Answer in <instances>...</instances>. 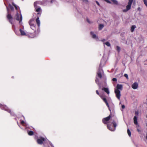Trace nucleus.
Instances as JSON below:
<instances>
[{"label": "nucleus", "mask_w": 147, "mask_h": 147, "mask_svg": "<svg viewBox=\"0 0 147 147\" xmlns=\"http://www.w3.org/2000/svg\"><path fill=\"white\" fill-rule=\"evenodd\" d=\"M105 64V61L103 58H102L101 60L100 63V64L99 68L98 69L97 75L96 76V78L95 79V82L100 87V84L99 83V80L98 78H99L100 79L102 77V73L103 72L102 69V67L104 66Z\"/></svg>", "instance_id": "nucleus-1"}, {"label": "nucleus", "mask_w": 147, "mask_h": 147, "mask_svg": "<svg viewBox=\"0 0 147 147\" xmlns=\"http://www.w3.org/2000/svg\"><path fill=\"white\" fill-rule=\"evenodd\" d=\"M36 142L39 144H43L44 146L46 147H54L47 138L42 137H38L36 139Z\"/></svg>", "instance_id": "nucleus-2"}, {"label": "nucleus", "mask_w": 147, "mask_h": 147, "mask_svg": "<svg viewBox=\"0 0 147 147\" xmlns=\"http://www.w3.org/2000/svg\"><path fill=\"white\" fill-rule=\"evenodd\" d=\"M29 23L31 28L34 31L35 34L36 36L39 33L37 32V26L34 23L33 20H30L29 22Z\"/></svg>", "instance_id": "nucleus-3"}, {"label": "nucleus", "mask_w": 147, "mask_h": 147, "mask_svg": "<svg viewBox=\"0 0 147 147\" xmlns=\"http://www.w3.org/2000/svg\"><path fill=\"white\" fill-rule=\"evenodd\" d=\"M0 108L2 110L9 112L11 115L13 116L15 115L14 113L13 112H11L6 105H3L0 104Z\"/></svg>", "instance_id": "nucleus-4"}, {"label": "nucleus", "mask_w": 147, "mask_h": 147, "mask_svg": "<svg viewBox=\"0 0 147 147\" xmlns=\"http://www.w3.org/2000/svg\"><path fill=\"white\" fill-rule=\"evenodd\" d=\"M24 27H23V29H20L19 30V31L20 32V35L21 36H28L29 37L31 38H33L36 36V35H32V34H30V36L29 35L27 34L26 33V32L24 31Z\"/></svg>", "instance_id": "nucleus-5"}, {"label": "nucleus", "mask_w": 147, "mask_h": 147, "mask_svg": "<svg viewBox=\"0 0 147 147\" xmlns=\"http://www.w3.org/2000/svg\"><path fill=\"white\" fill-rule=\"evenodd\" d=\"M16 19L17 20L19 21V23L20 24L22 25V16L21 14L18 13V12L16 15Z\"/></svg>", "instance_id": "nucleus-6"}, {"label": "nucleus", "mask_w": 147, "mask_h": 147, "mask_svg": "<svg viewBox=\"0 0 147 147\" xmlns=\"http://www.w3.org/2000/svg\"><path fill=\"white\" fill-rule=\"evenodd\" d=\"M5 4L6 7V8L7 12V17L8 20H9L10 23H11V24H12L13 19L11 15L9 13V10L8 7L6 5L5 3Z\"/></svg>", "instance_id": "nucleus-7"}, {"label": "nucleus", "mask_w": 147, "mask_h": 147, "mask_svg": "<svg viewBox=\"0 0 147 147\" xmlns=\"http://www.w3.org/2000/svg\"><path fill=\"white\" fill-rule=\"evenodd\" d=\"M99 96L104 101L106 105L108 107L109 109V110L110 111H111V110L110 109L109 105L108 104V103L107 101V99L105 98L103 95H99Z\"/></svg>", "instance_id": "nucleus-8"}, {"label": "nucleus", "mask_w": 147, "mask_h": 147, "mask_svg": "<svg viewBox=\"0 0 147 147\" xmlns=\"http://www.w3.org/2000/svg\"><path fill=\"white\" fill-rule=\"evenodd\" d=\"M36 22L38 25L37 26V32L39 33L40 32L39 27L40 25V22L39 20V17H37L36 20Z\"/></svg>", "instance_id": "nucleus-9"}, {"label": "nucleus", "mask_w": 147, "mask_h": 147, "mask_svg": "<svg viewBox=\"0 0 147 147\" xmlns=\"http://www.w3.org/2000/svg\"><path fill=\"white\" fill-rule=\"evenodd\" d=\"M111 118V116L110 115L107 117L103 118L102 120V122L105 124H107V121H108Z\"/></svg>", "instance_id": "nucleus-10"}, {"label": "nucleus", "mask_w": 147, "mask_h": 147, "mask_svg": "<svg viewBox=\"0 0 147 147\" xmlns=\"http://www.w3.org/2000/svg\"><path fill=\"white\" fill-rule=\"evenodd\" d=\"M115 93L116 94L117 98L118 100H120L121 95L120 90H115Z\"/></svg>", "instance_id": "nucleus-11"}, {"label": "nucleus", "mask_w": 147, "mask_h": 147, "mask_svg": "<svg viewBox=\"0 0 147 147\" xmlns=\"http://www.w3.org/2000/svg\"><path fill=\"white\" fill-rule=\"evenodd\" d=\"M90 34L93 38L96 39L97 41H98L99 40L98 36H97L95 34H94V32H90Z\"/></svg>", "instance_id": "nucleus-12"}, {"label": "nucleus", "mask_w": 147, "mask_h": 147, "mask_svg": "<svg viewBox=\"0 0 147 147\" xmlns=\"http://www.w3.org/2000/svg\"><path fill=\"white\" fill-rule=\"evenodd\" d=\"M35 9L36 11L37 12H38V14H40L41 13L42 10L41 8L39 6L37 7H35Z\"/></svg>", "instance_id": "nucleus-13"}, {"label": "nucleus", "mask_w": 147, "mask_h": 147, "mask_svg": "<svg viewBox=\"0 0 147 147\" xmlns=\"http://www.w3.org/2000/svg\"><path fill=\"white\" fill-rule=\"evenodd\" d=\"M123 86L121 84H118L116 86V88L115 89V90H120L121 91L122 90Z\"/></svg>", "instance_id": "nucleus-14"}, {"label": "nucleus", "mask_w": 147, "mask_h": 147, "mask_svg": "<svg viewBox=\"0 0 147 147\" xmlns=\"http://www.w3.org/2000/svg\"><path fill=\"white\" fill-rule=\"evenodd\" d=\"M21 124L24 126L26 128H28L29 127V125L26 123L24 122V121H22L21 122Z\"/></svg>", "instance_id": "nucleus-15"}, {"label": "nucleus", "mask_w": 147, "mask_h": 147, "mask_svg": "<svg viewBox=\"0 0 147 147\" xmlns=\"http://www.w3.org/2000/svg\"><path fill=\"white\" fill-rule=\"evenodd\" d=\"M138 84L136 82L134 83L132 85V88L134 89H136L138 87Z\"/></svg>", "instance_id": "nucleus-16"}, {"label": "nucleus", "mask_w": 147, "mask_h": 147, "mask_svg": "<svg viewBox=\"0 0 147 147\" xmlns=\"http://www.w3.org/2000/svg\"><path fill=\"white\" fill-rule=\"evenodd\" d=\"M107 128L110 131H114L115 130V129H113L112 128L111 125H110L109 124H107Z\"/></svg>", "instance_id": "nucleus-17"}, {"label": "nucleus", "mask_w": 147, "mask_h": 147, "mask_svg": "<svg viewBox=\"0 0 147 147\" xmlns=\"http://www.w3.org/2000/svg\"><path fill=\"white\" fill-rule=\"evenodd\" d=\"M102 90H104L105 92L107 93L108 94H109L110 92L108 88H102Z\"/></svg>", "instance_id": "nucleus-18"}, {"label": "nucleus", "mask_w": 147, "mask_h": 147, "mask_svg": "<svg viewBox=\"0 0 147 147\" xmlns=\"http://www.w3.org/2000/svg\"><path fill=\"white\" fill-rule=\"evenodd\" d=\"M137 118L136 116H135L134 117V121L135 125H138Z\"/></svg>", "instance_id": "nucleus-19"}, {"label": "nucleus", "mask_w": 147, "mask_h": 147, "mask_svg": "<svg viewBox=\"0 0 147 147\" xmlns=\"http://www.w3.org/2000/svg\"><path fill=\"white\" fill-rule=\"evenodd\" d=\"M136 28V25H134L131 26V32H133L135 28Z\"/></svg>", "instance_id": "nucleus-20"}, {"label": "nucleus", "mask_w": 147, "mask_h": 147, "mask_svg": "<svg viewBox=\"0 0 147 147\" xmlns=\"http://www.w3.org/2000/svg\"><path fill=\"white\" fill-rule=\"evenodd\" d=\"M104 45H106L107 46L110 47L111 46V44L109 42H104Z\"/></svg>", "instance_id": "nucleus-21"}, {"label": "nucleus", "mask_w": 147, "mask_h": 147, "mask_svg": "<svg viewBox=\"0 0 147 147\" xmlns=\"http://www.w3.org/2000/svg\"><path fill=\"white\" fill-rule=\"evenodd\" d=\"M28 134L30 136H32L34 134V132L32 131H28Z\"/></svg>", "instance_id": "nucleus-22"}, {"label": "nucleus", "mask_w": 147, "mask_h": 147, "mask_svg": "<svg viewBox=\"0 0 147 147\" xmlns=\"http://www.w3.org/2000/svg\"><path fill=\"white\" fill-rule=\"evenodd\" d=\"M131 5L128 4V5L126 6V11H128L130 9Z\"/></svg>", "instance_id": "nucleus-23"}, {"label": "nucleus", "mask_w": 147, "mask_h": 147, "mask_svg": "<svg viewBox=\"0 0 147 147\" xmlns=\"http://www.w3.org/2000/svg\"><path fill=\"white\" fill-rule=\"evenodd\" d=\"M104 26L103 24H100L99 26L98 29L99 30H101L104 27Z\"/></svg>", "instance_id": "nucleus-24"}, {"label": "nucleus", "mask_w": 147, "mask_h": 147, "mask_svg": "<svg viewBox=\"0 0 147 147\" xmlns=\"http://www.w3.org/2000/svg\"><path fill=\"white\" fill-rule=\"evenodd\" d=\"M112 1L113 3L116 5H117L118 4V1L116 0H111Z\"/></svg>", "instance_id": "nucleus-25"}, {"label": "nucleus", "mask_w": 147, "mask_h": 147, "mask_svg": "<svg viewBox=\"0 0 147 147\" xmlns=\"http://www.w3.org/2000/svg\"><path fill=\"white\" fill-rule=\"evenodd\" d=\"M13 5L15 7L16 9L18 10L19 7L17 6L16 5H15L14 3H12Z\"/></svg>", "instance_id": "nucleus-26"}, {"label": "nucleus", "mask_w": 147, "mask_h": 147, "mask_svg": "<svg viewBox=\"0 0 147 147\" xmlns=\"http://www.w3.org/2000/svg\"><path fill=\"white\" fill-rule=\"evenodd\" d=\"M127 132L129 136L130 137L131 136V132L130 130L128 129L127 130Z\"/></svg>", "instance_id": "nucleus-27"}, {"label": "nucleus", "mask_w": 147, "mask_h": 147, "mask_svg": "<svg viewBox=\"0 0 147 147\" xmlns=\"http://www.w3.org/2000/svg\"><path fill=\"white\" fill-rule=\"evenodd\" d=\"M113 126H114V127H115L114 129H115V128L117 126L116 123L114 121H113Z\"/></svg>", "instance_id": "nucleus-28"}, {"label": "nucleus", "mask_w": 147, "mask_h": 147, "mask_svg": "<svg viewBox=\"0 0 147 147\" xmlns=\"http://www.w3.org/2000/svg\"><path fill=\"white\" fill-rule=\"evenodd\" d=\"M138 114L139 112L138 111H135V116H136L137 117H138Z\"/></svg>", "instance_id": "nucleus-29"}, {"label": "nucleus", "mask_w": 147, "mask_h": 147, "mask_svg": "<svg viewBox=\"0 0 147 147\" xmlns=\"http://www.w3.org/2000/svg\"><path fill=\"white\" fill-rule=\"evenodd\" d=\"M116 47H117V51H118V52H119L120 51V50H121L120 47L118 46H117Z\"/></svg>", "instance_id": "nucleus-30"}, {"label": "nucleus", "mask_w": 147, "mask_h": 147, "mask_svg": "<svg viewBox=\"0 0 147 147\" xmlns=\"http://www.w3.org/2000/svg\"><path fill=\"white\" fill-rule=\"evenodd\" d=\"M133 0H129L128 4L131 5L133 2Z\"/></svg>", "instance_id": "nucleus-31"}, {"label": "nucleus", "mask_w": 147, "mask_h": 147, "mask_svg": "<svg viewBox=\"0 0 147 147\" xmlns=\"http://www.w3.org/2000/svg\"><path fill=\"white\" fill-rule=\"evenodd\" d=\"M144 3L145 5L147 7V0H143Z\"/></svg>", "instance_id": "nucleus-32"}, {"label": "nucleus", "mask_w": 147, "mask_h": 147, "mask_svg": "<svg viewBox=\"0 0 147 147\" xmlns=\"http://www.w3.org/2000/svg\"><path fill=\"white\" fill-rule=\"evenodd\" d=\"M86 20L88 22L89 24H91L92 23V22L90 21L88 18H87Z\"/></svg>", "instance_id": "nucleus-33"}, {"label": "nucleus", "mask_w": 147, "mask_h": 147, "mask_svg": "<svg viewBox=\"0 0 147 147\" xmlns=\"http://www.w3.org/2000/svg\"><path fill=\"white\" fill-rule=\"evenodd\" d=\"M81 1L85 3H87L88 2V0H81Z\"/></svg>", "instance_id": "nucleus-34"}, {"label": "nucleus", "mask_w": 147, "mask_h": 147, "mask_svg": "<svg viewBox=\"0 0 147 147\" xmlns=\"http://www.w3.org/2000/svg\"><path fill=\"white\" fill-rule=\"evenodd\" d=\"M37 3L36 2H35L34 3V7H35H35H38L37 5Z\"/></svg>", "instance_id": "nucleus-35"}, {"label": "nucleus", "mask_w": 147, "mask_h": 147, "mask_svg": "<svg viewBox=\"0 0 147 147\" xmlns=\"http://www.w3.org/2000/svg\"><path fill=\"white\" fill-rule=\"evenodd\" d=\"M124 76L126 78L128 79V75L127 74H125L124 75Z\"/></svg>", "instance_id": "nucleus-36"}, {"label": "nucleus", "mask_w": 147, "mask_h": 147, "mask_svg": "<svg viewBox=\"0 0 147 147\" xmlns=\"http://www.w3.org/2000/svg\"><path fill=\"white\" fill-rule=\"evenodd\" d=\"M112 80L114 82H116L117 81V79L115 78H114Z\"/></svg>", "instance_id": "nucleus-37"}, {"label": "nucleus", "mask_w": 147, "mask_h": 147, "mask_svg": "<svg viewBox=\"0 0 147 147\" xmlns=\"http://www.w3.org/2000/svg\"><path fill=\"white\" fill-rule=\"evenodd\" d=\"M15 32L16 33V34L17 35H20V34H19V33H18V32H17V31H16V30H15Z\"/></svg>", "instance_id": "nucleus-38"}, {"label": "nucleus", "mask_w": 147, "mask_h": 147, "mask_svg": "<svg viewBox=\"0 0 147 147\" xmlns=\"http://www.w3.org/2000/svg\"><path fill=\"white\" fill-rule=\"evenodd\" d=\"M96 2L98 5L99 6H100V4L97 1H96Z\"/></svg>", "instance_id": "nucleus-39"}, {"label": "nucleus", "mask_w": 147, "mask_h": 147, "mask_svg": "<svg viewBox=\"0 0 147 147\" xmlns=\"http://www.w3.org/2000/svg\"><path fill=\"white\" fill-rule=\"evenodd\" d=\"M105 1H107V2L108 3H110V4H111V2L110 1H109V0H106Z\"/></svg>", "instance_id": "nucleus-40"}, {"label": "nucleus", "mask_w": 147, "mask_h": 147, "mask_svg": "<svg viewBox=\"0 0 147 147\" xmlns=\"http://www.w3.org/2000/svg\"><path fill=\"white\" fill-rule=\"evenodd\" d=\"M138 11H141V10L140 8L139 7L138 8Z\"/></svg>", "instance_id": "nucleus-41"}, {"label": "nucleus", "mask_w": 147, "mask_h": 147, "mask_svg": "<svg viewBox=\"0 0 147 147\" xmlns=\"http://www.w3.org/2000/svg\"><path fill=\"white\" fill-rule=\"evenodd\" d=\"M55 1L54 0H51V1H50V3H53V2H54Z\"/></svg>", "instance_id": "nucleus-42"}, {"label": "nucleus", "mask_w": 147, "mask_h": 147, "mask_svg": "<svg viewBox=\"0 0 147 147\" xmlns=\"http://www.w3.org/2000/svg\"><path fill=\"white\" fill-rule=\"evenodd\" d=\"M122 108L124 109L125 108V106L124 105H122L121 106Z\"/></svg>", "instance_id": "nucleus-43"}, {"label": "nucleus", "mask_w": 147, "mask_h": 147, "mask_svg": "<svg viewBox=\"0 0 147 147\" xmlns=\"http://www.w3.org/2000/svg\"><path fill=\"white\" fill-rule=\"evenodd\" d=\"M96 92L97 94L99 95V94L98 92V90H96Z\"/></svg>", "instance_id": "nucleus-44"}, {"label": "nucleus", "mask_w": 147, "mask_h": 147, "mask_svg": "<svg viewBox=\"0 0 147 147\" xmlns=\"http://www.w3.org/2000/svg\"><path fill=\"white\" fill-rule=\"evenodd\" d=\"M105 41V39H103L101 40V41L103 42H104Z\"/></svg>", "instance_id": "nucleus-45"}, {"label": "nucleus", "mask_w": 147, "mask_h": 147, "mask_svg": "<svg viewBox=\"0 0 147 147\" xmlns=\"http://www.w3.org/2000/svg\"><path fill=\"white\" fill-rule=\"evenodd\" d=\"M137 130L138 132H140L141 131L139 129L137 128Z\"/></svg>", "instance_id": "nucleus-46"}, {"label": "nucleus", "mask_w": 147, "mask_h": 147, "mask_svg": "<svg viewBox=\"0 0 147 147\" xmlns=\"http://www.w3.org/2000/svg\"><path fill=\"white\" fill-rule=\"evenodd\" d=\"M146 139H147V134H146Z\"/></svg>", "instance_id": "nucleus-47"}, {"label": "nucleus", "mask_w": 147, "mask_h": 147, "mask_svg": "<svg viewBox=\"0 0 147 147\" xmlns=\"http://www.w3.org/2000/svg\"><path fill=\"white\" fill-rule=\"evenodd\" d=\"M123 11H125V10H123Z\"/></svg>", "instance_id": "nucleus-48"}, {"label": "nucleus", "mask_w": 147, "mask_h": 147, "mask_svg": "<svg viewBox=\"0 0 147 147\" xmlns=\"http://www.w3.org/2000/svg\"><path fill=\"white\" fill-rule=\"evenodd\" d=\"M139 125H137V127H139Z\"/></svg>", "instance_id": "nucleus-49"}]
</instances>
